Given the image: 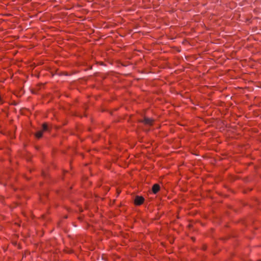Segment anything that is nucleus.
<instances>
[{"mask_svg": "<svg viewBox=\"0 0 261 261\" xmlns=\"http://www.w3.org/2000/svg\"><path fill=\"white\" fill-rule=\"evenodd\" d=\"M144 199L143 197L140 196H136L135 197L134 202L136 205H140L143 203Z\"/></svg>", "mask_w": 261, "mask_h": 261, "instance_id": "obj_1", "label": "nucleus"}, {"mask_svg": "<svg viewBox=\"0 0 261 261\" xmlns=\"http://www.w3.org/2000/svg\"><path fill=\"white\" fill-rule=\"evenodd\" d=\"M42 130H40L36 133L35 134L36 137H37V138H41L42 136Z\"/></svg>", "mask_w": 261, "mask_h": 261, "instance_id": "obj_4", "label": "nucleus"}, {"mask_svg": "<svg viewBox=\"0 0 261 261\" xmlns=\"http://www.w3.org/2000/svg\"><path fill=\"white\" fill-rule=\"evenodd\" d=\"M160 189V187L158 184H154L152 188V191L154 194H156Z\"/></svg>", "mask_w": 261, "mask_h": 261, "instance_id": "obj_3", "label": "nucleus"}, {"mask_svg": "<svg viewBox=\"0 0 261 261\" xmlns=\"http://www.w3.org/2000/svg\"><path fill=\"white\" fill-rule=\"evenodd\" d=\"M48 127L46 123H44L42 125V131H48Z\"/></svg>", "mask_w": 261, "mask_h": 261, "instance_id": "obj_5", "label": "nucleus"}, {"mask_svg": "<svg viewBox=\"0 0 261 261\" xmlns=\"http://www.w3.org/2000/svg\"><path fill=\"white\" fill-rule=\"evenodd\" d=\"M153 120L149 118H144L142 122L146 125H151L152 124Z\"/></svg>", "mask_w": 261, "mask_h": 261, "instance_id": "obj_2", "label": "nucleus"}]
</instances>
